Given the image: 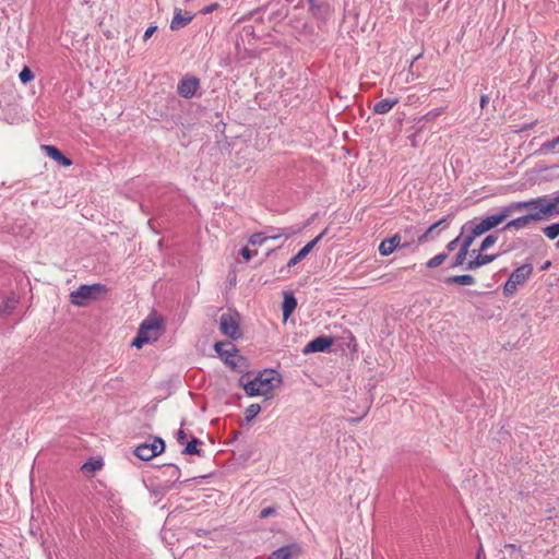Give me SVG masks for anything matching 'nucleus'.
<instances>
[{
	"label": "nucleus",
	"instance_id": "21",
	"mask_svg": "<svg viewBox=\"0 0 559 559\" xmlns=\"http://www.w3.org/2000/svg\"><path fill=\"white\" fill-rule=\"evenodd\" d=\"M311 247L306 245L304 248H301L287 263V269H290L295 265H297L301 260H304L311 251Z\"/></svg>",
	"mask_w": 559,
	"mask_h": 559
},
{
	"label": "nucleus",
	"instance_id": "15",
	"mask_svg": "<svg viewBox=\"0 0 559 559\" xmlns=\"http://www.w3.org/2000/svg\"><path fill=\"white\" fill-rule=\"evenodd\" d=\"M41 150L46 152V154L56 160L59 165L70 166L72 164L71 159L62 154V152L52 145H41Z\"/></svg>",
	"mask_w": 559,
	"mask_h": 559
},
{
	"label": "nucleus",
	"instance_id": "16",
	"mask_svg": "<svg viewBox=\"0 0 559 559\" xmlns=\"http://www.w3.org/2000/svg\"><path fill=\"white\" fill-rule=\"evenodd\" d=\"M284 300L282 304L283 317L286 320L296 309L297 299L290 292H284Z\"/></svg>",
	"mask_w": 559,
	"mask_h": 559
},
{
	"label": "nucleus",
	"instance_id": "41",
	"mask_svg": "<svg viewBox=\"0 0 559 559\" xmlns=\"http://www.w3.org/2000/svg\"><path fill=\"white\" fill-rule=\"evenodd\" d=\"M186 440H187V433L182 429H179L177 432V441L180 444H183L186 442Z\"/></svg>",
	"mask_w": 559,
	"mask_h": 559
},
{
	"label": "nucleus",
	"instance_id": "48",
	"mask_svg": "<svg viewBox=\"0 0 559 559\" xmlns=\"http://www.w3.org/2000/svg\"><path fill=\"white\" fill-rule=\"evenodd\" d=\"M328 233V228H325L324 230H322L319 235L321 236V238H323L325 236V234Z\"/></svg>",
	"mask_w": 559,
	"mask_h": 559
},
{
	"label": "nucleus",
	"instance_id": "5",
	"mask_svg": "<svg viewBox=\"0 0 559 559\" xmlns=\"http://www.w3.org/2000/svg\"><path fill=\"white\" fill-rule=\"evenodd\" d=\"M533 272V266L531 264H523L515 269L511 275L509 276L508 281L504 284L503 290L506 295H513L518 286L525 283L526 280L530 277V275Z\"/></svg>",
	"mask_w": 559,
	"mask_h": 559
},
{
	"label": "nucleus",
	"instance_id": "44",
	"mask_svg": "<svg viewBox=\"0 0 559 559\" xmlns=\"http://www.w3.org/2000/svg\"><path fill=\"white\" fill-rule=\"evenodd\" d=\"M442 111H443L442 108L433 109L430 112H428L427 116L433 118V117L441 115Z\"/></svg>",
	"mask_w": 559,
	"mask_h": 559
},
{
	"label": "nucleus",
	"instance_id": "8",
	"mask_svg": "<svg viewBox=\"0 0 559 559\" xmlns=\"http://www.w3.org/2000/svg\"><path fill=\"white\" fill-rule=\"evenodd\" d=\"M200 87V81L195 76L182 78L177 86L178 94L183 98H191Z\"/></svg>",
	"mask_w": 559,
	"mask_h": 559
},
{
	"label": "nucleus",
	"instance_id": "26",
	"mask_svg": "<svg viewBox=\"0 0 559 559\" xmlns=\"http://www.w3.org/2000/svg\"><path fill=\"white\" fill-rule=\"evenodd\" d=\"M544 235L554 240L559 236V223H554L551 225H548L542 229Z\"/></svg>",
	"mask_w": 559,
	"mask_h": 559
},
{
	"label": "nucleus",
	"instance_id": "38",
	"mask_svg": "<svg viewBox=\"0 0 559 559\" xmlns=\"http://www.w3.org/2000/svg\"><path fill=\"white\" fill-rule=\"evenodd\" d=\"M217 8H218V3L214 2V3H211L206 7H204L200 12L205 15V14L212 13Z\"/></svg>",
	"mask_w": 559,
	"mask_h": 559
},
{
	"label": "nucleus",
	"instance_id": "7",
	"mask_svg": "<svg viewBox=\"0 0 559 559\" xmlns=\"http://www.w3.org/2000/svg\"><path fill=\"white\" fill-rule=\"evenodd\" d=\"M165 449V442L162 438H154L152 443H142L139 444L133 453L136 457L142 461H148L156 455L160 454Z\"/></svg>",
	"mask_w": 559,
	"mask_h": 559
},
{
	"label": "nucleus",
	"instance_id": "13",
	"mask_svg": "<svg viewBox=\"0 0 559 559\" xmlns=\"http://www.w3.org/2000/svg\"><path fill=\"white\" fill-rule=\"evenodd\" d=\"M160 331V321L157 318H147L145 319L139 329L140 333H143L145 336H151V341H156L158 338Z\"/></svg>",
	"mask_w": 559,
	"mask_h": 559
},
{
	"label": "nucleus",
	"instance_id": "3",
	"mask_svg": "<svg viewBox=\"0 0 559 559\" xmlns=\"http://www.w3.org/2000/svg\"><path fill=\"white\" fill-rule=\"evenodd\" d=\"M522 212L521 205L519 201L510 202L509 204L499 209L496 214L486 216L479 222L476 219L469 221L462 227V234L467 230V228H473L474 236H481L483 234L489 231L490 229L497 227L501 223H503L508 217H510L514 213Z\"/></svg>",
	"mask_w": 559,
	"mask_h": 559
},
{
	"label": "nucleus",
	"instance_id": "30",
	"mask_svg": "<svg viewBox=\"0 0 559 559\" xmlns=\"http://www.w3.org/2000/svg\"><path fill=\"white\" fill-rule=\"evenodd\" d=\"M498 240V235L497 234H491V235H488L487 237H485V239L481 241V245H480V248H479V251L480 252H484L486 251L487 249H489L491 246H493L496 243V241Z\"/></svg>",
	"mask_w": 559,
	"mask_h": 559
},
{
	"label": "nucleus",
	"instance_id": "2",
	"mask_svg": "<svg viewBox=\"0 0 559 559\" xmlns=\"http://www.w3.org/2000/svg\"><path fill=\"white\" fill-rule=\"evenodd\" d=\"M282 382L281 374L273 369L259 372L254 379L245 381V376L239 380L248 396H270L277 384Z\"/></svg>",
	"mask_w": 559,
	"mask_h": 559
},
{
	"label": "nucleus",
	"instance_id": "6",
	"mask_svg": "<svg viewBox=\"0 0 559 559\" xmlns=\"http://www.w3.org/2000/svg\"><path fill=\"white\" fill-rule=\"evenodd\" d=\"M219 330L221 332L233 338L238 340L242 336V332L239 325V318L237 313H223L219 318Z\"/></svg>",
	"mask_w": 559,
	"mask_h": 559
},
{
	"label": "nucleus",
	"instance_id": "27",
	"mask_svg": "<svg viewBox=\"0 0 559 559\" xmlns=\"http://www.w3.org/2000/svg\"><path fill=\"white\" fill-rule=\"evenodd\" d=\"M469 233L468 235H465L461 241V249H465L466 251H471L469 248L472 246V243L474 242L475 238L477 236H474V233H473V228H467V230H465V233Z\"/></svg>",
	"mask_w": 559,
	"mask_h": 559
},
{
	"label": "nucleus",
	"instance_id": "39",
	"mask_svg": "<svg viewBox=\"0 0 559 559\" xmlns=\"http://www.w3.org/2000/svg\"><path fill=\"white\" fill-rule=\"evenodd\" d=\"M557 145H559V135L555 139H552L551 141H548L546 142L543 147L546 148V150H552L555 148Z\"/></svg>",
	"mask_w": 559,
	"mask_h": 559
},
{
	"label": "nucleus",
	"instance_id": "35",
	"mask_svg": "<svg viewBox=\"0 0 559 559\" xmlns=\"http://www.w3.org/2000/svg\"><path fill=\"white\" fill-rule=\"evenodd\" d=\"M100 468H102L100 461H90V462H86L82 466V469L87 471V472H96V471H98Z\"/></svg>",
	"mask_w": 559,
	"mask_h": 559
},
{
	"label": "nucleus",
	"instance_id": "14",
	"mask_svg": "<svg viewBox=\"0 0 559 559\" xmlns=\"http://www.w3.org/2000/svg\"><path fill=\"white\" fill-rule=\"evenodd\" d=\"M193 14L190 12H182L181 9L176 8L174 11V17L170 22L171 31H179L186 27L193 19Z\"/></svg>",
	"mask_w": 559,
	"mask_h": 559
},
{
	"label": "nucleus",
	"instance_id": "25",
	"mask_svg": "<svg viewBox=\"0 0 559 559\" xmlns=\"http://www.w3.org/2000/svg\"><path fill=\"white\" fill-rule=\"evenodd\" d=\"M15 299H8L0 304V314L2 316H9L12 313V311L15 309L16 306Z\"/></svg>",
	"mask_w": 559,
	"mask_h": 559
},
{
	"label": "nucleus",
	"instance_id": "12",
	"mask_svg": "<svg viewBox=\"0 0 559 559\" xmlns=\"http://www.w3.org/2000/svg\"><path fill=\"white\" fill-rule=\"evenodd\" d=\"M469 255L473 258L465 265V270H476L497 259V254H483L479 250H472Z\"/></svg>",
	"mask_w": 559,
	"mask_h": 559
},
{
	"label": "nucleus",
	"instance_id": "10",
	"mask_svg": "<svg viewBox=\"0 0 559 559\" xmlns=\"http://www.w3.org/2000/svg\"><path fill=\"white\" fill-rule=\"evenodd\" d=\"M234 355L226 356V365L236 372L245 373L249 370V361L248 359L238 354V349L233 346Z\"/></svg>",
	"mask_w": 559,
	"mask_h": 559
},
{
	"label": "nucleus",
	"instance_id": "1",
	"mask_svg": "<svg viewBox=\"0 0 559 559\" xmlns=\"http://www.w3.org/2000/svg\"><path fill=\"white\" fill-rule=\"evenodd\" d=\"M522 216L509 221L503 230L514 228L516 230L527 227L533 222L549 221L559 215V192L554 197L542 195L526 201H519Z\"/></svg>",
	"mask_w": 559,
	"mask_h": 559
},
{
	"label": "nucleus",
	"instance_id": "22",
	"mask_svg": "<svg viewBox=\"0 0 559 559\" xmlns=\"http://www.w3.org/2000/svg\"><path fill=\"white\" fill-rule=\"evenodd\" d=\"M438 227H442V228H447V217H443L441 219H439L438 222H436L435 224H432L427 230L425 234H423L421 236H419L418 238V241L419 242H424L427 240V238L432 235V233L435 231L436 228Z\"/></svg>",
	"mask_w": 559,
	"mask_h": 559
},
{
	"label": "nucleus",
	"instance_id": "33",
	"mask_svg": "<svg viewBox=\"0 0 559 559\" xmlns=\"http://www.w3.org/2000/svg\"><path fill=\"white\" fill-rule=\"evenodd\" d=\"M296 231L293 228H284V229H281V231L277 234L265 235V237H267V240L269 239L275 240L282 236H285L286 238H288L289 236L294 235Z\"/></svg>",
	"mask_w": 559,
	"mask_h": 559
},
{
	"label": "nucleus",
	"instance_id": "47",
	"mask_svg": "<svg viewBox=\"0 0 559 559\" xmlns=\"http://www.w3.org/2000/svg\"><path fill=\"white\" fill-rule=\"evenodd\" d=\"M362 417L352 418L349 421L356 424L361 420Z\"/></svg>",
	"mask_w": 559,
	"mask_h": 559
},
{
	"label": "nucleus",
	"instance_id": "31",
	"mask_svg": "<svg viewBox=\"0 0 559 559\" xmlns=\"http://www.w3.org/2000/svg\"><path fill=\"white\" fill-rule=\"evenodd\" d=\"M267 240L264 233H255L250 236L249 243L252 246H261Z\"/></svg>",
	"mask_w": 559,
	"mask_h": 559
},
{
	"label": "nucleus",
	"instance_id": "28",
	"mask_svg": "<svg viewBox=\"0 0 559 559\" xmlns=\"http://www.w3.org/2000/svg\"><path fill=\"white\" fill-rule=\"evenodd\" d=\"M448 258V253L445 252H441V253H438L437 255H435L433 258H431L427 263V267L429 269H435V267H438L439 265H441L445 259Z\"/></svg>",
	"mask_w": 559,
	"mask_h": 559
},
{
	"label": "nucleus",
	"instance_id": "9",
	"mask_svg": "<svg viewBox=\"0 0 559 559\" xmlns=\"http://www.w3.org/2000/svg\"><path fill=\"white\" fill-rule=\"evenodd\" d=\"M334 343L333 337L331 336H318L310 341L305 348L302 349V353L305 355H308L310 353H321L325 352L328 348H330Z\"/></svg>",
	"mask_w": 559,
	"mask_h": 559
},
{
	"label": "nucleus",
	"instance_id": "17",
	"mask_svg": "<svg viewBox=\"0 0 559 559\" xmlns=\"http://www.w3.org/2000/svg\"><path fill=\"white\" fill-rule=\"evenodd\" d=\"M397 103V98L381 99L374 104L372 111L377 115L388 114Z\"/></svg>",
	"mask_w": 559,
	"mask_h": 559
},
{
	"label": "nucleus",
	"instance_id": "11",
	"mask_svg": "<svg viewBox=\"0 0 559 559\" xmlns=\"http://www.w3.org/2000/svg\"><path fill=\"white\" fill-rule=\"evenodd\" d=\"M402 237L400 234H394L392 237L384 239L379 245V253L382 257H388L393 253L399 247H407L408 243H401Z\"/></svg>",
	"mask_w": 559,
	"mask_h": 559
},
{
	"label": "nucleus",
	"instance_id": "34",
	"mask_svg": "<svg viewBox=\"0 0 559 559\" xmlns=\"http://www.w3.org/2000/svg\"><path fill=\"white\" fill-rule=\"evenodd\" d=\"M148 342H151V336H145L143 335V333L138 332V335L133 340L132 345L138 348H141L144 344Z\"/></svg>",
	"mask_w": 559,
	"mask_h": 559
},
{
	"label": "nucleus",
	"instance_id": "32",
	"mask_svg": "<svg viewBox=\"0 0 559 559\" xmlns=\"http://www.w3.org/2000/svg\"><path fill=\"white\" fill-rule=\"evenodd\" d=\"M19 78L22 83L26 84L34 79V73L28 67H24L20 72Z\"/></svg>",
	"mask_w": 559,
	"mask_h": 559
},
{
	"label": "nucleus",
	"instance_id": "36",
	"mask_svg": "<svg viewBox=\"0 0 559 559\" xmlns=\"http://www.w3.org/2000/svg\"><path fill=\"white\" fill-rule=\"evenodd\" d=\"M241 257L245 260H250L254 254H257V251H251L249 248L245 247L240 251Z\"/></svg>",
	"mask_w": 559,
	"mask_h": 559
},
{
	"label": "nucleus",
	"instance_id": "46",
	"mask_svg": "<svg viewBox=\"0 0 559 559\" xmlns=\"http://www.w3.org/2000/svg\"><path fill=\"white\" fill-rule=\"evenodd\" d=\"M488 102H489V97L487 95H481V97H480L481 108H484Z\"/></svg>",
	"mask_w": 559,
	"mask_h": 559
},
{
	"label": "nucleus",
	"instance_id": "40",
	"mask_svg": "<svg viewBox=\"0 0 559 559\" xmlns=\"http://www.w3.org/2000/svg\"><path fill=\"white\" fill-rule=\"evenodd\" d=\"M463 236V234L461 233V235L459 237H456L455 239L451 240L448 245H447V249L448 251H453L455 250V248L457 247L460 240H461V237Z\"/></svg>",
	"mask_w": 559,
	"mask_h": 559
},
{
	"label": "nucleus",
	"instance_id": "45",
	"mask_svg": "<svg viewBox=\"0 0 559 559\" xmlns=\"http://www.w3.org/2000/svg\"><path fill=\"white\" fill-rule=\"evenodd\" d=\"M321 236L318 235L316 238H313L311 241H309L307 245L311 247V249L314 248V246L321 240Z\"/></svg>",
	"mask_w": 559,
	"mask_h": 559
},
{
	"label": "nucleus",
	"instance_id": "23",
	"mask_svg": "<svg viewBox=\"0 0 559 559\" xmlns=\"http://www.w3.org/2000/svg\"><path fill=\"white\" fill-rule=\"evenodd\" d=\"M230 345V348L229 349H224V347L226 346L225 343L223 342H217L215 343L214 345V349L215 352L217 353V355L224 360V362L226 364V356L228 355H234L235 352L233 350V346L231 344Z\"/></svg>",
	"mask_w": 559,
	"mask_h": 559
},
{
	"label": "nucleus",
	"instance_id": "24",
	"mask_svg": "<svg viewBox=\"0 0 559 559\" xmlns=\"http://www.w3.org/2000/svg\"><path fill=\"white\" fill-rule=\"evenodd\" d=\"M469 253L471 251H466L465 249L460 248L459 252L454 258V261L451 264V267L466 265V258L467 255H469Z\"/></svg>",
	"mask_w": 559,
	"mask_h": 559
},
{
	"label": "nucleus",
	"instance_id": "43",
	"mask_svg": "<svg viewBox=\"0 0 559 559\" xmlns=\"http://www.w3.org/2000/svg\"><path fill=\"white\" fill-rule=\"evenodd\" d=\"M171 477H175L176 480L179 479L180 476V469L177 466H171Z\"/></svg>",
	"mask_w": 559,
	"mask_h": 559
},
{
	"label": "nucleus",
	"instance_id": "18",
	"mask_svg": "<svg viewBox=\"0 0 559 559\" xmlns=\"http://www.w3.org/2000/svg\"><path fill=\"white\" fill-rule=\"evenodd\" d=\"M295 550H296L295 545L282 546L278 549H276L275 551H273L270 555L269 559H292Z\"/></svg>",
	"mask_w": 559,
	"mask_h": 559
},
{
	"label": "nucleus",
	"instance_id": "49",
	"mask_svg": "<svg viewBox=\"0 0 559 559\" xmlns=\"http://www.w3.org/2000/svg\"><path fill=\"white\" fill-rule=\"evenodd\" d=\"M550 262H546L544 265V269H547L549 266Z\"/></svg>",
	"mask_w": 559,
	"mask_h": 559
},
{
	"label": "nucleus",
	"instance_id": "29",
	"mask_svg": "<svg viewBox=\"0 0 559 559\" xmlns=\"http://www.w3.org/2000/svg\"><path fill=\"white\" fill-rule=\"evenodd\" d=\"M260 412L261 406L259 404H251L245 411V419L250 423Z\"/></svg>",
	"mask_w": 559,
	"mask_h": 559
},
{
	"label": "nucleus",
	"instance_id": "37",
	"mask_svg": "<svg viewBox=\"0 0 559 559\" xmlns=\"http://www.w3.org/2000/svg\"><path fill=\"white\" fill-rule=\"evenodd\" d=\"M274 513H275V508L274 507H267V508H264L263 510H261L260 518L261 519H266V518L271 516Z\"/></svg>",
	"mask_w": 559,
	"mask_h": 559
},
{
	"label": "nucleus",
	"instance_id": "42",
	"mask_svg": "<svg viewBox=\"0 0 559 559\" xmlns=\"http://www.w3.org/2000/svg\"><path fill=\"white\" fill-rule=\"evenodd\" d=\"M156 29H157V26H150V27L145 31V33H144V35H143V39H144V40H147V39H148V38H150V37H151L155 32H156Z\"/></svg>",
	"mask_w": 559,
	"mask_h": 559
},
{
	"label": "nucleus",
	"instance_id": "19",
	"mask_svg": "<svg viewBox=\"0 0 559 559\" xmlns=\"http://www.w3.org/2000/svg\"><path fill=\"white\" fill-rule=\"evenodd\" d=\"M444 282L447 284L473 285L475 284V277L471 274L453 275L447 277Z\"/></svg>",
	"mask_w": 559,
	"mask_h": 559
},
{
	"label": "nucleus",
	"instance_id": "4",
	"mask_svg": "<svg viewBox=\"0 0 559 559\" xmlns=\"http://www.w3.org/2000/svg\"><path fill=\"white\" fill-rule=\"evenodd\" d=\"M107 293L105 285L96 283L92 285H81L70 294V301L78 307H85L88 301L96 300Z\"/></svg>",
	"mask_w": 559,
	"mask_h": 559
},
{
	"label": "nucleus",
	"instance_id": "20",
	"mask_svg": "<svg viewBox=\"0 0 559 559\" xmlns=\"http://www.w3.org/2000/svg\"><path fill=\"white\" fill-rule=\"evenodd\" d=\"M200 444H202L201 440H199L198 438H192L191 441H189L187 443L182 453L186 455H199L200 456L202 454V451L199 448Z\"/></svg>",
	"mask_w": 559,
	"mask_h": 559
}]
</instances>
